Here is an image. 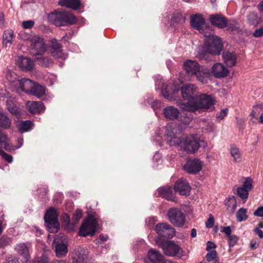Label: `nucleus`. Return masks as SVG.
Wrapping results in <instances>:
<instances>
[{"instance_id":"obj_8","label":"nucleus","mask_w":263,"mask_h":263,"mask_svg":"<svg viewBox=\"0 0 263 263\" xmlns=\"http://www.w3.org/2000/svg\"><path fill=\"white\" fill-rule=\"evenodd\" d=\"M97 225L98 220L97 218L92 216L88 217L80 228V235L83 237L92 236L96 233Z\"/></svg>"},{"instance_id":"obj_54","label":"nucleus","mask_w":263,"mask_h":263,"mask_svg":"<svg viewBox=\"0 0 263 263\" xmlns=\"http://www.w3.org/2000/svg\"><path fill=\"white\" fill-rule=\"evenodd\" d=\"M221 232L225 233L229 237L231 236L232 231L230 227H222Z\"/></svg>"},{"instance_id":"obj_45","label":"nucleus","mask_w":263,"mask_h":263,"mask_svg":"<svg viewBox=\"0 0 263 263\" xmlns=\"http://www.w3.org/2000/svg\"><path fill=\"white\" fill-rule=\"evenodd\" d=\"M34 25V22L32 20H28L22 22V26L24 29H30Z\"/></svg>"},{"instance_id":"obj_43","label":"nucleus","mask_w":263,"mask_h":263,"mask_svg":"<svg viewBox=\"0 0 263 263\" xmlns=\"http://www.w3.org/2000/svg\"><path fill=\"white\" fill-rule=\"evenodd\" d=\"M230 203H227L226 204L228 205V208H231V204H232V208L230 209L231 212H234L236 208V201L235 198L233 196L229 198V199Z\"/></svg>"},{"instance_id":"obj_38","label":"nucleus","mask_w":263,"mask_h":263,"mask_svg":"<svg viewBox=\"0 0 263 263\" xmlns=\"http://www.w3.org/2000/svg\"><path fill=\"white\" fill-rule=\"evenodd\" d=\"M14 36L13 32L11 30H7L4 32L3 35V44H11L12 42V39Z\"/></svg>"},{"instance_id":"obj_40","label":"nucleus","mask_w":263,"mask_h":263,"mask_svg":"<svg viewBox=\"0 0 263 263\" xmlns=\"http://www.w3.org/2000/svg\"><path fill=\"white\" fill-rule=\"evenodd\" d=\"M247 209L240 208L236 214V218L238 221H242L247 219L248 216L246 214Z\"/></svg>"},{"instance_id":"obj_20","label":"nucleus","mask_w":263,"mask_h":263,"mask_svg":"<svg viewBox=\"0 0 263 263\" xmlns=\"http://www.w3.org/2000/svg\"><path fill=\"white\" fill-rule=\"evenodd\" d=\"M190 24L192 28L200 31L205 26V20L201 15L196 14L191 16Z\"/></svg>"},{"instance_id":"obj_6","label":"nucleus","mask_w":263,"mask_h":263,"mask_svg":"<svg viewBox=\"0 0 263 263\" xmlns=\"http://www.w3.org/2000/svg\"><path fill=\"white\" fill-rule=\"evenodd\" d=\"M44 220L50 233L58 232L60 229V223L58 219L57 211L55 209L51 208L46 212Z\"/></svg>"},{"instance_id":"obj_44","label":"nucleus","mask_w":263,"mask_h":263,"mask_svg":"<svg viewBox=\"0 0 263 263\" xmlns=\"http://www.w3.org/2000/svg\"><path fill=\"white\" fill-rule=\"evenodd\" d=\"M0 155L2 156L3 158H4L6 161H7L9 163H11L13 161V158L11 155L6 153L1 149H0Z\"/></svg>"},{"instance_id":"obj_26","label":"nucleus","mask_w":263,"mask_h":263,"mask_svg":"<svg viewBox=\"0 0 263 263\" xmlns=\"http://www.w3.org/2000/svg\"><path fill=\"white\" fill-rule=\"evenodd\" d=\"M223 59L228 66L232 67L236 65L237 61L235 53L230 51H224L223 53Z\"/></svg>"},{"instance_id":"obj_52","label":"nucleus","mask_w":263,"mask_h":263,"mask_svg":"<svg viewBox=\"0 0 263 263\" xmlns=\"http://www.w3.org/2000/svg\"><path fill=\"white\" fill-rule=\"evenodd\" d=\"M253 35L255 37H259L263 36V27L256 29L253 32Z\"/></svg>"},{"instance_id":"obj_53","label":"nucleus","mask_w":263,"mask_h":263,"mask_svg":"<svg viewBox=\"0 0 263 263\" xmlns=\"http://www.w3.org/2000/svg\"><path fill=\"white\" fill-rule=\"evenodd\" d=\"M171 84H170L167 86V87H166V88H165V89H166V90H165V92H166V94H164V92H163V89H164V87H165V85H163V86H162V89H163V90H162V93H163V96H164V97L165 98L168 99V97H169L170 95V94H171V93H172V92L171 90H170V89H170V87H171Z\"/></svg>"},{"instance_id":"obj_4","label":"nucleus","mask_w":263,"mask_h":263,"mask_svg":"<svg viewBox=\"0 0 263 263\" xmlns=\"http://www.w3.org/2000/svg\"><path fill=\"white\" fill-rule=\"evenodd\" d=\"M184 69L188 74L195 75L199 81L204 83L206 81L205 71L201 70L199 64L195 61L187 60L183 64Z\"/></svg>"},{"instance_id":"obj_10","label":"nucleus","mask_w":263,"mask_h":263,"mask_svg":"<svg viewBox=\"0 0 263 263\" xmlns=\"http://www.w3.org/2000/svg\"><path fill=\"white\" fill-rule=\"evenodd\" d=\"M223 48L221 39L218 37H212L205 41V49L207 52L213 55H218Z\"/></svg>"},{"instance_id":"obj_21","label":"nucleus","mask_w":263,"mask_h":263,"mask_svg":"<svg viewBox=\"0 0 263 263\" xmlns=\"http://www.w3.org/2000/svg\"><path fill=\"white\" fill-rule=\"evenodd\" d=\"M210 21L212 25L221 29L226 27L228 24L226 18L218 14L211 15Z\"/></svg>"},{"instance_id":"obj_31","label":"nucleus","mask_w":263,"mask_h":263,"mask_svg":"<svg viewBox=\"0 0 263 263\" xmlns=\"http://www.w3.org/2000/svg\"><path fill=\"white\" fill-rule=\"evenodd\" d=\"M158 192L159 195L168 200L173 201L175 198L173 196L172 189L169 186H165L162 187H160L159 188Z\"/></svg>"},{"instance_id":"obj_51","label":"nucleus","mask_w":263,"mask_h":263,"mask_svg":"<svg viewBox=\"0 0 263 263\" xmlns=\"http://www.w3.org/2000/svg\"><path fill=\"white\" fill-rule=\"evenodd\" d=\"M228 29L229 31H232L237 29L238 24L235 22H230L227 24Z\"/></svg>"},{"instance_id":"obj_27","label":"nucleus","mask_w":263,"mask_h":263,"mask_svg":"<svg viewBox=\"0 0 263 263\" xmlns=\"http://www.w3.org/2000/svg\"><path fill=\"white\" fill-rule=\"evenodd\" d=\"M58 4L63 7L78 10L80 8L81 2L80 0H60Z\"/></svg>"},{"instance_id":"obj_63","label":"nucleus","mask_w":263,"mask_h":263,"mask_svg":"<svg viewBox=\"0 0 263 263\" xmlns=\"http://www.w3.org/2000/svg\"><path fill=\"white\" fill-rule=\"evenodd\" d=\"M256 241H252L250 243V248L252 250H254L256 248Z\"/></svg>"},{"instance_id":"obj_29","label":"nucleus","mask_w":263,"mask_h":263,"mask_svg":"<svg viewBox=\"0 0 263 263\" xmlns=\"http://www.w3.org/2000/svg\"><path fill=\"white\" fill-rule=\"evenodd\" d=\"M0 144L6 151H11L14 149L7 135L1 129H0Z\"/></svg>"},{"instance_id":"obj_13","label":"nucleus","mask_w":263,"mask_h":263,"mask_svg":"<svg viewBox=\"0 0 263 263\" xmlns=\"http://www.w3.org/2000/svg\"><path fill=\"white\" fill-rule=\"evenodd\" d=\"M73 263H88V251L86 248L78 247L72 253Z\"/></svg>"},{"instance_id":"obj_24","label":"nucleus","mask_w":263,"mask_h":263,"mask_svg":"<svg viewBox=\"0 0 263 263\" xmlns=\"http://www.w3.org/2000/svg\"><path fill=\"white\" fill-rule=\"evenodd\" d=\"M27 107L31 114H40L45 110V106L42 102L28 101Z\"/></svg>"},{"instance_id":"obj_61","label":"nucleus","mask_w":263,"mask_h":263,"mask_svg":"<svg viewBox=\"0 0 263 263\" xmlns=\"http://www.w3.org/2000/svg\"><path fill=\"white\" fill-rule=\"evenodd\" d=\"M34 263H47V261L44 258H38L34 260Z\"/></svg>"},{"instance_id":"obj_58","label":"nucleus","mask_w":263,"mask_h":263,"mask_svg":"<svg viewBox=\"0 0 263 263\" xmlns=\"http://www.w3.org/2000/svg\"><path fill=\"white\" fill-rule=\"evenodd\" d=\"M216 247V246L214 243H213L211 241H208L207 242L206 249V250L209 251L210 249H214Z\"/></svg>"},{"instance_id":"obj_7","label":"nucleus","mask_w":263,"mask_h":263,"mask_svg":"<svg viewBox=\"0 0 263 263\" xmlns=\"http://www.w3.org/2000/svg\"><path fill=\"white\" fill-rule=\"evenodd\" d=\"M30 51L34 57L43 54L47 50L45 42L43 37L35 35L30 38Z\"/></svg>"},{"instance_id":"obj_47","label":"nucleus","mask_w":263,"mask_h":263,"mask_svg":"<svg viewBox=\"0 0 263 263\" xmlns=\"http://www.w3.org/2000/svg\"><path fill=\"white\" fill-rule=\"evenodd\" d=\"M82 216V211L80 209H78L73 216V219L74 222H77L81 218Z\"/></svg>"},{"instance_id":"obj_12","label":"nucleus","mask_w":263,"mask_h":263,"mask_svg":"<svg viewBox=\"0 0 263 263\" xmlns=\"http://www.w3.org/2000/svg\"><path fill=\"white\" fill-rule=\"evenodd\" d=\"M157 234L161 237L172 238L176 233L175 229L167 223H159L155 227Z\"/></svg>"},{"instance_id":"obj_5","label":"nucleus","mask_w":263,"mask_h":263,"mask_svg":"<svg viewBox=\"0 0 263 263\" xmlns=\"http://www.w3.org/2000/svg\"><path fill=\"white\" fill-rule=\"evenodd\" d=\"M169 221L175 227L182 228L186 221L184 213L179 208H172L167 213Z\"/></svg>"},{"instance_id":"obj_60","label":"nucleus","mask_w":263,"mask_h":263,"mask_svg":"<svg viewBox=\"0 0 263 263\" xmlns=\"http://www.w3.org/2000/svg\"><path fill=\"white\" fill-rule=\"evenodd\" d=\"M20 39L22 40H27L29 39V35L25 33H22L19 34Z\"/></svg>"},{"instance_id":"obj_2","label":"nucleus","mask_w":263,"mask_h":263,"mask_svg":"<svg viewBox=\"0 0 263 263\" xmlns=\"http://www.w3.org/2000/svg\"><path fill=\"white\" fill-rule=\"evenodd\" d=\"M215 100L211 95L201 94L196 96L195 99L191 100L189 102L180 103L179 105L184 110L196 112L212 109Z\"/></svg>"},{"instance_id":"obj_16","label":"nucleus","mask_w":263,"mask_h":263,"mask_svg":"<svg viewBox=\"0 0 263 263\" xmlns=\"http://www.w3.org/2000/svg\"><path fill=\"white\" fill-rule=\"evenodd\" d=\"M202 167V162L198 159L188 160L184 164V169L190 174L199 172Z\"/></svg>"},{"instance_id":"obj_49","label":"nucleus","mask_w":263,"mask_h":263,"mask_svg":"<svg viewBox=\"0 0 263 263\" xmlns=\"http://www.w3.org/2000/svg\"><path fill=\"white\" fill-rule=\"evenodd\" d=\"M238 241V237L236 235H231L229 237V245L230 247H233Z\"/></svg>"},{"instance_id":"obj_3","label":"nucleus","mask_w":263,"mask_h":263,"mask_svg":"<svg viewBox=\"0 0 263 263\" xmlns=\"http://www.w3.org/2000/svg\"><path fill=\"white\" fill-rule=\"evenodd\" d=\"M48 19L51 23L59 27L72 25L77 22L73 14L63 10H56L50 12L48 15Z\"/></svg>"},{"instance_id":"obj_46","label":"nucleus","mask_w":263,"mask_h":263,"mask_svg":"<svg viewBox=\"0 0 263 263\" xmlns=\"http://www.w3.org/2000/svg\"><path fill=\"white\" fill-rule=\"evenodd\" d=\"M7 104L8 110L13 115H17L18 114L17 107L13 105L10 104L8 101H7Z\"/></svg>"},{"instance_id":"obj_59","label":"nucleus","mask_w":263,"mask_h":263,"mask_svg":"<svg viewBox=\"0 0 263 263\" xmlns=\"http://www.w3.org/2000/svg\"><path fill=\"white\" fill-rule=\"evenodd\" d=\"M254 231L255 232L256 234L260 238H263V231L261 230L256 228L254 229Z\"/></svg>"},{"instance_id":"obj_22","label":"nucleus","mask_w":263,"mask_h":263,"mask_svg":"<svg viewBox=\"0 0 263 263\" xmlns=\"http://www.w3.org/2000/svg\"><path fill=\"white\" fill-rule=\"evenodd\" d=\"M17 63L21 68L26 71H31L34 66L33 61L27 57H19Z\"/></svg>"},{"instance_id":"obj_30","label":"nucleus","mask_w":263,"mask_h":263,"mask_svg":"<svg viewBox=\"0 0 263 263\" xmlns=\"http://www.w3.org/2000/svg\"><path fill=\"white\" fill-rule=\"evenodd\" d=\"M163 112L166 118L172 120L176 119L179 114L178 109L172 106L165 107Z\"/></svg>"},{"instance_id":"obj_48","label":"nucleus","mask_w":263,"mask_h":263,"mask_svg":"<svg viewBox=\"0 0 263 263\" xmlns=\"http://www.w3.org/2000/svg\"><path fill=\"white\" fill-rule=\"evenodd\" d=\"M11 240L7 236H3L0 239V247H4L10 243Z\"/></svg>"},{"instance_id":"obj_15","label":"nucleus","mask_w":263,"mask_h":263,"mask_svg":"<svg viewBox=\"0 0 263 263\" xmlns=\"http://www.w3.org/2000/svg\"><path fill=\"white\" fill-rule=\"evenodd\" d=\"M197 87L193 84H187L183 85L181 89V93L184 100H187L189 102L191 100L195 99L196 97L194 95L196 92Z\"/></svg>"},{"instance_id":"obj_35","label":"nucleus","mask_w":263,"mask_h":263,"mask_svg":"<svg viewBox=\"0 0 263 263\" xmlns=\"http://www.w3.org/2000/svg\"><path fill=\"white\" fill-rule=\"evenodd\" d=\"M11 121L4 113L0 112V126L5 129L10 127Z\"/></svg>"},{"instance_id":"obj_14","label":"nucleus","mask_w":263,"mask_h":263,"mask_svg":"<svg viewBox=\"0 0 263 263\" xmlns=\"http://www.w3.org/2000/svg\"><path fill=\"white\" fill-rule=\"evenodd\" d=\"M51 45L49 46L50 51L53 57L56 59L65 60L67 58V54L62 49L61 45L55 39L50 40Z\"/></svg>"},{"instance_id":"obj_36","label":"nucleus","mask_w":263,"mask_h":263,"mask_svg":"<svg viewBox=\"0 0 263 263\" xmlns=\"http://www.w3.org/2000/svg\"><path fill=\"white\" fill-rule=\"evenodd\" d=\"M247 21L249 24L253 26H256L260 22V19L258 17L256 13L251 12L247 15Z\"/></svg>"},{"instance_id":"obj_9","label":"nucleus","mask_w":263,"mask_h":263,"mask_svg":"<svg viewBox=\"0 0 263 263\" xmlns=\"http://www.w3.org/2000/svg\"><path fill=\"white\" fill-rule=\"evenodd\" d=\"M155 241L157 245L162 248L166 255L175 256L179 254L181 251L180 247L173 241L168 240L162 243L159 238H157Z\"/></svg>"},{"instance_id":"obj_57","label":"nucleus","mask_w":263,"mask_h":263,"mask_svg":"<svg viewBox=\"0 0 263 263\" xmlns=\"http://www.w3.org/2000/svg\"><path fill=\"white\" fill-rule=\"evenodd\" d=\"M5 263H19V261L15 257L10 256L7 258Z\"/></svg>"},{"instance_id":"obj_23","label":"nucleus","mask_w":263,"mask_h":263,"mask_svg":"<svg viewBox=\"0 0 263 263\" xmlns=\"http://www.w3.org/2000/svg\"><path fill=\"white\" fill-rule=\"evenodd\" d=\"M147 257L152 263H163L164 260L163 256L159 251L153 248L149 249Z\"/></svg>"},{"instance_id":"obj_17","label":"nucleus","mask_w":263,"mask_h":263,"mask_svg":"<svg viewBox=\"0 0 263 263\" xmlns=\"http://www.w3.org/2000/svg\"><path fill=\"white\" fill-rule=\"evenodd\" d=\"M174 189L180 195L186 196L190 195L191 187L186 180L180 179L175 182Z\"/></svg>"},{"instance_id":"obj_25","label":"nucleus","mask_w":263,"mask_h":263,"mask_svg":"<svg viewBox=\"0 0 263 263\" xmlns=\"http://www.w3.org/2000/svg\"><path fill=\"white\" fill-rule=\"evenodd\" d=\"M53 245H54L55 255L58 257H63L68 253L67 245L63 242L58 243L54 239Z\"/></svg>"},{"instance_id":"obj_41","label":"nucleus","mask_w":263,"mask_h":263,"mask_svg":"<svg viewBox=\"0 0 263 263\" xmlns=\"http://www.w3.org/2000/svg\"><path fill=\"white\" fill-rule=\"evenodd\" d=\"M172 20L174 23L177 24H182L185 22V17L182 14L179 13L174 16L172 18Z\"/></svg>"},{"instance_id":"obj_55","label":"nucleus","mask_w":263,"mask_h":263,"mask_svg":"<svg viewBox=\"0 0 263 263\" xmlns=\"http://www.w3.org/2000/svg\"><path fill=\"white\" fill-rule=\"evenodd\" d=\"M254 215L258 217H263V206L258 208L254 212Z\"/></svg>"},{"instance_id":"obj_28","label":"nucleus","mask_w":263,"mask_h":263,"mask_svg":"<svg viewBox=\"0 0 263 263\" xmlns=\"http://www.w3.org/2000/svg\"><path fill=\"white\" fill-rule=\"evenodd\" d=\"M15 249L16 252L23 258L24 261L27 262L29 258L28 247L24 243H20L16 246Z\"/></svg>"},{"instance_id":"obj_42","label":"nucleus","mask_w":263,"mask_h":263,"mask_svg":"<svg viewBox=\"0 0 263 263\" xmlns=\"http://www.w3.org/2000/svg\"><path fill=\"white\" fill-rule=\"evenodd\" d=\"M206 257L207 260L211 262L212 260L217 258L218 257L217 256V252L215 250H213L209 251L206 255Z\"/></svg>"},{"instance_id":"obj_18","label":"nucleus","mask_w":263,"mask_h":263,"mask_svg":"<svg viewBox=\"0 0 263 263\" xmlns=\"http://www.w3.org/2000/svg\"><path fill=\"white\" fill-rule=\"evenodd\" d=\"M252 180L248 177L246 179L241 187L237 188V193L238 196L242 199H247L248 198L249 192L252 189Z\"/></svg>"},{"instance_id":"obj_50","label":"nucleus","mask_w":263,"mask_h":263,"mask_svg":"<svg viewBox=\"0 0 263 263\" xmlns=\"http://www.w3.org/2000/svg\"><path fill=\"white\" fill-rule=\"evenodd\" d=\"M214 223V218L212 215H210L209 219L205 222L206 227L208 228H211L213 227Z\"/></svg>"},{"instance_id":"obj_19","label":"nucleus","mask_w":263,"mask_h":263,"mask_svg":"<svg viewBox=\"0 0 263 263\" xmlns=\"http://www.w3.org/2000/svg\"><path fill=\"white\" fill-rule=\"evenodd\" d=\"M212 73L215 77L222 78L228 75L229 70L222 64L217 63L213 66Z\"/></svg>"},{"instance_id":"obj_11","label":"nucleus","mask_w":263,"mask_h":263,"mask_svg":"<svg viewBox=\"0 0 263 263\" xmlns=\"http://www.w3.org/2000/svg\"><path fill=\"white\" fill-rule=\"evenodd\" d=\"M34 83L29 79L23 78L14 80L11 85L12 87H14L13 91L20 92L21 90L30 93L33 87Z\"/></svg>"},{"instance_id":"obj_56","label":"nucleus","mask_w":263,"mask_h":263,"mask_svg":"<svg viewBox=\"0 0 263 263\" xmlns=\"http://www.w3.org/2000/svg\"><path fill=\"white\" fill-rule=\"evenodd\" d=\"M228 109L227 108L222 109L220 112H219V114L217 115V118L220 119V120L223 119L228 114Z\"/></svg>"},{"instance_id":"obj_37","label":"nucleus","mask_w":263,"mask_h":263,"mask_svg":"<svg viewBox=\"0 0 263 263\" xmlns=\"http://www.w3.org/2000/svg\"><path fill=\"white\" fill-rule=\"evenodd\" d=\"M230 153L232 157L233 158V161L235 163L240 162L241 160V155L239 149L236 147H231Z\"/></svg>"},{"instance_id":"obj_33","label":"nucleus","mask_w":263,"mask_h":263,"mask_svg":"<svg viewBox=\"0 0 263 263\" xmlns=\"http://www.w3.org/2000/svg\"><path fill=\"white\" fill-rule=\"evenodd\" d=\"M16 126L18 130L21 133L27 132L31 130L33 124L32 122L30 120L22 121L20 123H17Z\"/></svg>"},{"instance_id":"obj_64","label":"nucleus","mask_w":263,"mask_h":263,"mask_svg":"<svg viewBox=\"0 0 263 263\" xmlns=\"http://www.w3.org/2000/svg\"><path fill=\"white\" fill-rule=\"evenodd\" d=\"M258 8L260 12H263V1L260 2L258 6Z\"/></svg>"},{"instance_id":"obj_32","label":"nucleus","mask_w":263,"mask_h":263,"mask_svg":"<svg viewBox=\"0 0 263 263\" xmlns=\"http://www.w3.org/2000/svg\"><path fill=\"white\" fill-rule=\"evenodd\" d=\"M43 54H39L34 57L37 64L42 66L47 67L52 65V61L51 58L47 57H43Z\"/></svg>"},{"instance_id":"obj_39","label":"nucleus","mask_w":263,"mask_h":263,"mask_svg":"<svg viewBox=\"0 0 263 263\" xmlns=\"http://www.w3.org/2000/svg\"><path fill=\"white\" fill-rule=\"evenodd\" d=\"M199 32L202 33L206 37L205 41L209 40L210 37L217 36L214 35L213 31L212 29V27L210 26H205L203 28V30H200Z\"/></svg>"},{"instance_id":"obj_62","label":"nucleus","mask_w":263,"mask_h":263,"mask_svg":"<svg viewBox=\"0 0 263 263\" xmlns=\"http://www.w3.org/2000/svg\"><path fill=\"white\" fill-rule=\"evenodd\" d=\"M51 263H69L66 260L64 259H55L53 260Z\"/></svg>"},{"instance_id":"obj_1","label":"nucleus","mask_w":263,"mask_h":263,"mask_svg":"<svg viewBox=\"0 0 263 263\" xmlns=\"http://www.w3.org/2000/svg\"><path fill=\"white\" fill-rule=\"evenodd\" d=\"M174 129H166V143L170 146H176L180 150L188 154H195L200 147V142L202 141L196 136H182L178 138L175 134Z\"/></svg>"},{"instance_id":"obj_34","label":"nucleus","mask_w":263,"mask_h":263,"mask_svg":"<svg viewBox=\"0 0 263 263\" xmlns=\"http://www.w3.org/2000/svg\"><path fill=\"white\" fill-rule=\"evenodd\" d=\"M30 94L40 98L45 93V88L42 85L34 83L33 87L31 90Z\"/></svg>"}]
</instances>
